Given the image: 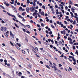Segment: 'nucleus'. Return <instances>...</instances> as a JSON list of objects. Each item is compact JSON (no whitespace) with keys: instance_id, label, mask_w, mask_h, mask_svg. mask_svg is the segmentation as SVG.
I'll return each instance as SVG.
<instances>
[{"instance_id":"nucleus-13","label":"nucleus","mask_w":78,"mask_h":78,"mask_svg":"<svg viewBox=\"0 0 78 78\" xmlns=\"http://www.w3.org/2000/svg\"><path fill=\"white\" fill-rule=\"evenodd\" d=\"M5 35L6 37L7 38L8 37V34H6V33H5Z\"/></svg>"},{"instance_id":"nucleus-64","label":"nucleus","mask_w":78,"mask_h":78,"mask_svg":"<svg viewBox=\"0 0 78 78\" xmlns=\"http://www.w3.org/2000/svg\"><path fill=\"white\" fill-rule=\"evenodd\" d=\"M76 53L77 55H78V52L77 51H76Z\"/></svg>"},{"instance_id":"nucleus-25","label":"nucleus","mask_w":78,"mask_h":78,"mask_svg":"<svg viewBox=\"0 0 78 78\" xmlns=\"http://www.w3.org/2000/svg\"><path fill=\"white\" fill-rule=\"evenodd\" d=\"M27 3H28V4L30 3V0H27Z\"/></svg>"},{"instance_id":"nucleus-24","label":"nucleus","mask_w":78,"mask_h":78,"mask_svg":"<svg viewBox=\"0 0 78 78\" xmlns=\"http://www.w3.org/2000/svg\"><path fill=\"white\" fill-rule=\"evenodd\" d=\"M0 7H1V8H3V9H5V7L2 6V5H0Z\"/></svg>"},{"instance_id":"nucleus-52","label":"nucleus","mask_w":78,"mask_h":78,"mask_svg":"<svg viewBox=\"0 0 78 78\" xmlns=\"http://www.w3.org/2000/svg\"><path fill=\"white\" fill-rule=\"evenodd\" d=\"M40 50H42V51H43V50H44V49H43V48H40Z\"/></svg>"},{"instance_id":"nucleus-34","label":"nucleus","mask_w":78,"mask_h":78,"mask_svg":"<svg viewBox=\"0 0 78 78\" xmlns=\"http://www.w3.org/2000/svg\"><path fill=\"white\" fill-rule=\"evenodd\" d=\"M11 36H12V38H14V35L13 34H12Z\"/></svg>"},{"instance_id":"nucleus-27","label":"nucleus","mask_w":78,"mask_h":78,"mask_svg":"<svg viewBox=\"0 0 78 78\" xmlns=\"http://www.w3.org/2000/svg\"><path fill=\"white\" fill-rule=\"evenodd\" d=\"M75 23H76V21L75 20L73 23V25H75Z\"/></svg>"},{"instance_id":"nucleus-59","label":"nucleus","mask_w":78,"mask_h":78,"mask_svg":"<svg viewBox=\"0 0 78 78\" xmlns=\"http://www.w3.org/2000/svg\"><path fill=\"white\" fill-rule=\"evenodd\" d=\"M76 31H77V32H78V29H76L75 30Z\"/></svg>"},{"instance_id":"nucleus-62","label":"nucleus","mask_w":78,"mask_h":78,"mask_svg":"<svg viewBox=\"0 0 78 78\" xmlns=\"http://www.w3.org/2000/svg\"><path fill=\"white\" fill-rule=\"evenodd\" d=\"M68 39L69 41L70 39H71V38H70V37H68Z\"/></svg>"},{"instance_id":"nucleus-37","label":"nucleus","mask_w":78,"mask_h":78,"mask_svg":"<svg viewBox=\"0 0 78 78\" xmlns=\"http://www.w3.org/2000/svg\"><path fill=\"white\" fill-rule=\"evenodd\" d=\"M22 51L23 53H24V54H25V51L23 50H22Z\"/></svg>"},{"instance_id":"nucleus-2","label":"nucleus","mask_w":78,"mask_h":78,"mask_svg":"<svg viewBox=\"0 0 78 78\" xmlns=\"http://www.w3.org/2000/svg\"><path fill=\"white\" fill-rule=\"evenodd\" d=\"M37 13H33V16L35 17V19H37Z\"/></svg>"},{"instance_id":"nucleus-35","label":"nucleus","mask_w":78,"mask_h":78,"mask_svg":"<svg viewBox=\"0 0 78 78\" xmlns=\"http://www.w3.org/2000/svg\"><path fill=\"white\" fill-rule=\"evenodd\" d=\"M69 58H72V59L73 58H74V57H72L71 56H69Z\"/></svg>"},{"instance_id":"nucleus-29","label":"nucleus","mask_w":78,"mask_h":78,"mask_svg":"<svg viewBox=\"0 0 78 78\" xmlns=\"http://www.w3.org/2000/svg\"><path fill=\"white\" fill-rule=\"evenodd\" d=\"M19 23H20V24L22 25H23V26H24V27H25V25H24L23 24V23H22L20 22H19Z\"/></svg>"},{"instance_id":"nucleus-49","label":"nucleus","mask_w":78,"mask_h":78,"mask_svg":"<svg viewBox=\"0 0 78 78\" xmlns=\"http://www.w3.org/2000/svg\"><path fill=\"white\" fill-rule=\"evenodd\" d=\"M51 27H52V28H55V27L54 26H53V25H51Z\"/></svg>"},{"instance_id":"nucleus-28","label":"nucleus","mask_w":78,"mask_h":78,"mask_svg":"<svg viewBox=\"0 0 78 78\" xmlns=\"http://www.w3.org/2000/svg\"><path fill=\"white\" fill-rule=\"evenodd\" d=\"M51 41L52 44H54V41H53V40H51Z\"/></svg>"},{"instance_id":"nucleus-17","label":"nucleus","mask_w":78,"mask_h":78,"mask_svg":"<svg viewBox=\"0 0 78 78\" xmlns=\"http://www.w3.org/2000/svg\"><path fill=\"white\" fill-rule=\"evenodd\" d=\"M73 60L74 62H76V60L75 59L74 57H73Z\"/></svg>"},{"instance_id":"nucleus-60","label":"nucleus","mask_w":78,"mask_h":78,"mask_svg":"<svg viewBox=\"0 0 78 78\" xmlns=\"http://www.w3.org/2000/svg\"><path fill=\"white\" fill-rule=\"evenodd\" d=\"M41 27H39L38 29V30H39V31H41Z\"/></svg>"},{"instance_id":"nucleus-61","label":"nucleus","mask_w":78,"mask_h":78,"mask_svg":"<svg viewBox=\"0 0 78 78\" xmlns=\"http://www.w3.org/2000/svg\"><path fill=\"white\" fill-rule=\"evenodd\" d=\"M5 5L6 6H9V4L8 3L6 4Z\"/></svg>"},{"instance_id":"nucleus-12","label":"nucleus","mask_w":78,"mask_h":78,"mask_svg":"<svg viewBox=\"0 0 78 78\" xmlns=\"http://www.w3.org/2000/svg\"><path fill=\"white\" fill-rule=\"evenodd\" d=\"M4 62H5V65H7V60H5Z\"/></svg>"},{"instance_id":"nucleus-55","label":"nucleus","mask_w":78,"mask_h":78,"mask_svg":"<svg viewBox=\"0 0 78 78\" xmlns=\"http://www.w3.org/2000/svg\"><path fill=\"white\" fill-rule=\"evenodd\" d=\"M51 39H50V38L48 39V42H50V41H51Z\"/></svg>"},{"instance_id":"nucleus-8","label":"nucleus","mask_w":78,"mask_h":78,"mask_svg":"<svg viewBox=\"0 0 78 78\" xmlns=\"http://www.w3.org/2000/svg\"><path fill=\"white\" fill-rule=\"evenodd\" d=\"M53 66L54 67V70H57V68H56V67L55 66Z\"/></svg>"},{"instance_id":"nucleus-43","label":"nucleus","mask_w":78,"mask_h":78,"mask_svg":"<svg viewBox=\"0 0 78 78\" xmlns=\"http://www.w3.org/2000/svg\"><path fill=\"white\" fill-rule=\"evenodd\" d=\"M36 56H37V58H39V55H38L37 54H36Z\"/></svg>"},{"instance_id":"nucleus-1","label":"nucleus","mask_w":78,"mask_h":78,"mask_svg":"<svg viewBox=\"0 0 78 78\" xmlns=\"http://www.w3.org/2000/svg\"><path fill=\"white\" fill-rule=\"evenodd\" d=\"M1 29L2 31H3V30L4 31H7V28L5 27H1Z\"/></svg>"},{"instance_id":"nucleus-48","label":"nucleus","mask_w":78,"mask_h":78,"mask_svg":"<svg viewBox=\"0 0 78 78\" xmlns=\"http://www.w3.org/2000/svg\"><path fill=\"white\" fill-rule=\"evenodd\" d=\"M69 43L70 44H73V42L72 41H69Z\"/></svg>"},{"instance_id":"nucleus-40","label":"nucleus","mask_w":78,"mask_h":78,"mask_svg":"<svg viewBox=\"0 0 78 78\" xmlns=\"http://www.w3.org/2000/svg\"><path fill=\"white\" fill-rule=\"evenodd\" d=\"M58 66H59V67H62V65L61 64H59Z\"/></svg>"},{"instance_id":"nucleus-15","label":"nucleus","mask_w":78,"mask_h":78,"mask_svg":"<svg viewBox=\"0 0 78 78\" xmlns=\"http://www.w3.org/2000/svg\"><path fill=\"white\" fill-rule=\"evenodd\" d=\"M26 26L27 27H28V28H31V26H30L29 25H26Z\"/></svg>"},{"instance_id":"nucleus-47","label":"nucleus","mask_w":78,"mask_h":78,"mask_svg":"<svg viewBox=\"0 0 78 78\" xmlns=\"http://www.w3.org/2000/svg\"><path fill=\"white\" fill-rule=\"evenodd\" d=\"M75 6H77L78 7V4H74Z\"/></svg>"},{"instance_id":"nucleus-44","label":"nucleus","mask_w":78,"mask_h":78,"mask_svg":"<svg viewBox=\"0 0 78 78\" xmlns=\"http://www.w3.org/2000/svg\"><path fill=\"white\" fill-rule=\"evenodd\" d=\"M68 9V7H67V6H66L65 7V9L66 10H67V9Z\"/></svg>"},{"instance_id":"nucleus-63","label":"nucleus","mask_w":78,"mask_h":78,"mask_svg":"<svg viewBox=\"0 0 78 78\" xmlns=\"http://www.w3.org/2000/svg\"><path fill=\"white\" fill-rule=\"evenodd\" d=\"M30 23H33V21L32 20H31L30 21Z\"/></svg>"},{"instance_id":"nucleus-22","label":"nucleus","mask_w":78,"mask_h":78,"mask_svg":"<svg viewBox=\"0 0 78 78\" xmlns=\"http://www.w3.org/2000/svg\"><path fill=\"white\" fill-rule=\"evenodd\" d=\"M26 33H28V34H30V33H30V32L28 30L26 31Z\"/></svg>"},{"instance_id":"nucleus-26","label":"nucleus","mask_w":78,"mask_h":78,"mask_svg":"<svg viewBox=\"0 0 78 78\" xmlns=\"http://www.w3.org/2000/svg\"><path fill=\"white\" fill-rule=\"evenodd\" d=\"M15 25L16 27H17V28H19V26H17L16 23H15Z\"/></svg>"},{"instance_id":"nucleus-32","label":"nucleus","mask_w":78,"mask_h":78,"mask_svg":"<svg viewBox=\"0 0 78 78\" xmlns=\"http://www.w3.org/2000/svg\"><path fill=\"white\" fill-rule=\"evenodd\" d=\"M41 27H44V24L43 23H41Z\"/></svg>"},{"instance_id":"nucleus-57","label":"nucleus","mask_w":78,"mask_h":78,"mask_svg":"<svg viewBox=\"0 0 78 78\" xmlns=\"http://www.w3.org/2000/svg\"><path fill=\"white\" fill-rule=\"evenodd\" d=\"M46 33H47V34H48V30H47L46 31Z\"/></svg>"},{"instance_id":"nucleus-41","label":"nucleus","mask_w":78,"mask_h":78,"mask_svg":"<svg viewBox=\"0 0 78 78\" xmlns=\"http://www.w3.org/2000/svg\"><path fill=\"white\" fill-rule=\"evenodd\" d=\"M46 67H47V68H48V69H50V68L49 66H48V65H47L46 66Z\"/></svg>"},{"instance_id":"nucleus-21","label":"nucleus","mask_w":78,"mask_h":78,"mask_svg":"<svg viewBox=\"0 0 78 78\" xmlns=\"http://www.w3.org/2000/svg\"><path fill=\"white\" fill-rule=\"evenodd\" d=\"M71 11H75V9H74V8H71Z\"/></svg>"},{"instance_id":"nucleus-45","label":"nucleus","mask_w":78,"mask_h":78,"mask_svg":"<svg viewBox=\"0 0 78 78\" xmlns=\"http://www.w3.org/2000/svg\"><path fill=\"white\" fill-rule=\"evenodd\" d=\"M12 34V32H11V31H10V36H11Z\"/></svg>"},{"instance_id":"nucleus-23","label":"nucleus","mask_w":78,"mask_h":78,"mask_svg":"<svg viewBox=\"0 0 78 78\" xmlns=\"http://www.w3.org/2000/svg\"><path fill=\"white\" fill-rule=\"evenodd\" d=\"M7 14L9 15V16H11V14L9 13V12H7Z\"/></svg>"},{"instance_id":"nucleus-31","label":"nucleus","mask_w":78,"mask_h":78,"mask_svg":"<svg viewBox=\"0 0 78 78\" xmlns=\"http://www.w3.org/2000/svg\"><path fill=\"white\" fill-rule=\"evenodd\" d=\"M33 6H36V2H34Z\"/></svg>"},{"instance_id":"nucleus-46","label":"nucleus","mask_w":78,"mask_h":78,"mask_svg":"<svg viewBox=\"0 0 78 78\" xmlns=\"http://www.w3.org/2000/svg\"><path fill=\"white\" fill-rule=\"evenodd\" d=\"M42 8H43V9H45V6L44 5H43L42 7Z\"/></svg>"},{"instance_id":"nucleus-11","label":"nucleus","mask_w":78,"mask_h":78,"mask_svg":"<svg viewBox=\"0 0 78 78\" xmlns=\"http://www.w3.org/2000/svg\"><path fill=\"white\" fill-rule=\"evenodd\" d=\"M17 16H18V17H19L21 19V18H22V16H21L19 14H17Z\"/></svg>"},{"instance_id":"nucleus-30","label":"nucleus","mask_w":78,"mask_h":78,"mask_svg":"<svg viewBox=\"0 0 78 78\" xmlns=\"http://www.w3.org/2000/svg\"><path fill=\"white\" fill-rule=\"evenodd\" d=\"M61 10L62 11V12H63V14H64V10L63 9H61Z\"/></svg>"},{"instance_id":"nucleus-42","label":"nucleus","mask_w":78,"mask_h":78,"mask_svg":"<svg viewBox=\"0 0 78 78\" xmlns=\"http://www.w3.org/2000/svg\"><path fill=\"white\" fill-rule=\"evenodd\" d=\"M52 33L51 31L49 32V34H52Z\"/></svg>"},{"instance_id":"nucleus-58","label":"nucleus","mask_w":78,"mask_h":78,"mask_svg":"<svg viewBox=\"0 0 78 78\" xmlns=\"http://www.w3.org/2000/svg\"><path fill=\"white\" fill-rule=\"evenodd\" d=\"M2 23H5V21L3 20H2Z\"/></svg>"},{"instance_id":"nucleus-38","label":"nucleus","mask_w":78,"mask_h":78,"mask_svg":"<svg viewBox=\"0 0 78 78\" xmlns=\"http://www.w3.org/2000/svg\"><path fill=\"white\" fill-rule=\"evenodd\" d=\"M60 39V37L59 36H58L57 37V41H59V39Z\"/></svg>"},{"instance_id":"nucleus-54","label":"nucleus","mask_w":78,"mask_h":78,"mask_svg":"<svg viewBox=\"0 0 78 78\" xmlns=\"http://www.w3.org/2000/svg\"><path fill=\"white\" fill-rule=\"evenodd\" d=\"M50 47H51V48H52L53 47V45H50Z\"/></svg>"},{"instance_id":"nucleus-3","label":"nucleus","mask_w":78,"mask_h":78,"mask_svg":"<svg viewBox=\"0 0 78 78\" xmlns=\"http://www.w3.org/2000/svg\"><path fill=\"white\" fill-rule=\"evenodd\" d=\"M61 33L62 34H66V31L64 30L63 31H61Z\"/></svg>"},{"instance_id":"nucleus-56","label":"nucleus","mask_w":78,"mask_h":78,"mask_svg":"<svg viewBox=\"0 0 78 78\" xmlns=\"http://www.w3.org/2000/svg\"><path fill=\"white\" fill-rule=\"evenodd\" d=\"M34 2L36 3V2H37V0H34Z\"/></svg>"},{"instance_id":"nucleus-10","label":"nucleus","mask_w":78,"mask_h":78,"mask_svg":"<svg viewBox=\"0 0 78 78\" xmlns=\"http://www.w3.org/2000/svg\"><path fill=\"white\" fill-rule=\"evenodd\" d=\"M49 62H50V64L49 65L50 67H51L52 66H53V64H52V63L51 62L49 61Z\"/></svg>"},{"instance_id":"nucleus-51","label":"nucleus","mask_w":78,"mask_h":78,"mask_svg":"<svg viewBox=\"0 0 78 78\" xmlns=\"http://www.w3.org/2000/svg\"><path fill=\"white\" fill-rule=\"evenodd\" d=\"M64 23L65 24H67V21H64Z\"/></svg>"},{"instance_id":"nucleus-19","label":"nucleus","mask_w":78,"mask_h":78,"mask_svg":"<svg viewBox=\"0 0 78 78\" xmlns=\"http://www.w3.org/2000/svg\"><path fill=\"white\" fill-rule=\"evenodd\" d=\"M11 16L12 17H14V18H15V19H16V16H14V15H12V14H11V16Z\"/></svg>"},{"instance_id":"nucleus-5","label":"nucleus","mask_w":78,"mask_h":78,"mask_svg":"<svg viewBox=\"0 0 78 78\" xmlns=\"http://www.w3.org/2000/svg\"><path fill=\"white\" fill-rule=\"evenodd\" d=\"M70 14L71 15V17H74L73 14V13H72V12H70Z\"/></svg>"},{"instance_id":"nucleus-7","label":"nucleus","mask_w":78,"mask_h":78,"mask_svg":"<svg viewBox=\"0 0 78 78\" xmlns=\"http://www.w3.org/2000/svg\"><path fill=\"white\" fill-rule=\"evenodd\" d=\"M16 3H17V0H16L15 1V4H14V5H15V6H16Z\"/></svg>"},{"instance_id":"nucleus-36","label":"nucleus","mask_w":78,"mask_h":78,"mask_svg":"<svg viewBox=\"0 0 78 78\" xmlns=\"http://www.w3.org/2000/svg\"><path fill=\"white\" fill-rule=\"evenodd\" d=\"M25 12H23L22 13V15H23V16H25Z\"/></svg>"},{"instance_id":"nucleus-39","label":"nucleus","mask_w":78,"mask_h":78,"mask_svg":"<svg viewBox=\"0 0 78 78\" xmlns=\"http://www.w3.org/2000/svg\"><path fill=\"white\" fill-rule=\"evenodd\" d=\"M31 48H32V50L33 51V50H35V49L34 48V47L33 46H32Z\"/></svg>"},{"instance_id":"nucleus-14","label":"nucleus","mask_w":78,"mask_h":78,"mask_svg":"<svg viewBox=\"0 0 78 78\" xmlns=\"http://www.w3.org/2000/svg\"><path fill=\"white\" fill-rule=\"evenodd\" d=\"M20 8L21 9V11H25V9H22V7H20Z\"/></svg>"},{"instance_id":"nucleus-20","label":"nucleus","mask_w":78,"mask_h":78,"mask_svg":"<svg viewBox=\"0 0 78 78\" xmlns=\"http://www.w3.org/2000/svg\"><path fill=\"white\" fill-rule=\"evenodd\" d=\"M10 43L11 44V45H12V46L14 47V44H13V43H12V42H11V41H10Z\"/></svg>"},{"instance_id":"nucleus-9","label":"nucleus","mask_w":78,"mask_h":78,"mask_svg":"<svg viewBox=\"0 0 78 78\" xmlns=\"http://www.w3.org/2000/svg\"><path fill=\"white\" fill-rule=\"evenodd\" d=\"M16 45H18V46H19V47H20V46H21V45L19 43V44L18 43H16Z\"/></svg>"},{"instance_id":"nucleus-4","label":"nucleus","mask_w":78,"mask_h":78,"mask_svg":"<svg viewBox=\"0 0 78 78\" xmlns=\"http://www.w3.org/2000/svg\"><path fill=\"white\" fill-rule=\"evenodd\" d=\"M41 16H44V12H42L40 13Z\"/></svg>"},{"instance_id":"nucleus-16","label":"nucleus","mask_w":78,"mask_h":78,"mask_svg":"<svg viewBox=\"0 0 78 78\" xmlns=\"http://www.w3.org/2000/svg\"><path fill=\"white\" fill-rule=\"evenodd\" d=\"M37 15L38 16V17L39 18H41V15H40L39 14L37 13Z\"/></svg>"},{"instance_id":"nucleus-6","label":"nucleus","mask_w":78,"mask_h":78,"mask_svg":"<svg viewBox=\"0 0 78 78\" xmlns=\"http://www.w3.org/2000/svg\"><path fill=\"white\" fill-rule=\"evenodd\" d=\"M26 11L28 13L29 12V8L28 7H27L26 8Z\"/></svg>"},{"instance_id":"nucleus-18","label":"nucleus","mask_w":78,"mask_h":78,"mask_svg":"<svg viewBox=\"0 0 78 78\" xmlns=\"http://www.w3.org/2000/svg\"><path fill=\"white\" fill-rule=\"evenodd\" d=\"M17 75L19 76H20V75H22V73L21 72H20L19 73H18Z\"/></svg>"},{"instance_id":"nucleus-50","label":"nucleus","mask_w":78,"mask_h":78,"mask_svg":"<svg viewBox=\"0 0 78 78\" xmlns=\"http://www.w3.org/2000/svg\"><path fill=\"white\" fill-rule=\"evenodd\" d=\"M50 23H53V21H52V20H50L49 21Z\"/></svg>"},{"instance_id":"nucleus-53","label":"nucleus","mask_w":78,"mask_h":78,"mask_svg":"<svg viewBox=\"0 0 78 78\" xmlns=\"http://www.w3.org/2000/svg\"><path fill=\"white\" fill-rule=\"evenodd\" d=\"M59 45H61V44H62V42L59 41Z\"/></svg>"},{"instance_id":"nucleus-33","label":"nucleus","mask_w":78,"mask_h":78,"mask_svg":"<svg viewBox=\"0 0 78 78\" xmlns=\"http://www.w3.org/2000/svg\"><path fill=\"white\" fill-rule=\"evenodd\" d=\"M69 4H71V5H72V4H73V3H72V2L71 1H70L69 2Z\"/></svg>"}]
</instances>
